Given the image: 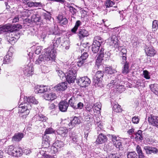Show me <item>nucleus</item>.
Listing matches in <instances>:
<instances>
[{
    "label": "nucleus",
    "mask_w": 158,
    "mask_h": 158,
    "mask_svg": "<svg viewBox=\"0 0 158 158\" xmlns=\"http://www.w3.org/2000/svg\"><path fill=\"white\" fill-rule=\"evenodd\" d=\"M115 70L112 69V67H107L105 69V72L109 74H112L114 72Z\"/></svg>",
    "instance_id": "46"
},
{
    "label": "nucleus",
    "mask_w": 158,
    "mask_h": 158,
    "mask_svg": "<svg viewBox=\"0 0 158 158\" xmlns=\"http://www.w3.org/2000/svg\"><path fill=\"white\" fill-rule=\"evenodd\" d=\"M152 29H154V30H156L158 28V21L154 20L153 21L152 25Z\"/></svg>",
    "instance_id": "49"
},
{
    "label": "nucleus",
    "mask_w": 158,
    "mask_h": 158,
    "mask_svg": "<svg viewBox=\"0 0 158 158\" xmlns=\"http://www.w3.org/2000/svg\"><path fill=\"white\" fill-rule=\"evenodd\" d=\"M88 56L87 53L86 52H84L80 58H81L83 60H86Z\"/></svg>",
    "instance_id": "55"
},
{
    "label": "nucleus",
    "mask_w": 158,
    "mask_h": 158,
    "mask_svg": "<svg viewBox=\"0 0 158 158\" xmlns=\"http://www.w3.org/2000/svg\"><path fill=\"white\" fill-rule=\"evenodd\" d=\"M67 85L66 82H63L55 86L54 88L57 91H64L67 89Z\"/></svg>",
    "instance_id": "19"
},
{
    "label": "nucleus",
    "mask_w": 158,
    "mask_h": 158,
    "mask_svg": "<svg viewBox=\"0 0 158 158\" xmlns=\"http://www.w3.org/2000/svg\"><path fill=\"white\" fill-rule=\"evenodd\" d=\"M68 106L69 104L68 102L64 100L61 101L58 104L59 110L62 112H67Z\"/></svg>",
    "instance_id": "15"
},
{
    "label": "nucleus",
    "mask_w": 158,
    "mask_h": 158,
    "mask_svg": "<svg viewBox=\"0 0 158 158\" xmlns=\"http://www.w3.org/2000/svg\"><path fill=\"white\" fill-rule=\"evenodd\" d=\"M32 20L34 22L37 23H38L41 22V19L40 16L38 14H35L33 15Z\"/></svg>",
    "instance_id": "37"
},
{
    "label": "nucleus",
    "mask_w": 158,
    "mask_h": 158,
    "mask_svg": "<svg viewBox=\"0 0 158 158\" xmlns=\"http://www.w3.org/2000/svg\"><path fill=\"white\" fill-rule=\"evenodd\" d=\"M31 108L30 104L27 102H24L23 103L20 104L19 107V113H23V115H27L29 113V110Z\"/></svg>",
    "instance_id": "6"
},
{
    "label": "nucleus",
    "mask_w": 158,
    "mask_h": 158,
    "mask_svg": "<svg viewBox=\"0 0 158 158\" xmlns=\"http://www.w3.org/2000/svg\"><path fill=\"white\" fill-rule=\"evenodd\" d=\"M68 132V131L66 128L63 127H60L56 131L57 135H60L62 137L65 136Z\"/></svg>",
    "instance_id": "24"
},
{
    "label": "nucleus",
    "mask_w": 158,
    "mask_h": 158,
    "mask_svg": "<svg viewBox=\"0 0 158 158\" xmlns=\"http://www.w3.org/2000/svg\"><path fill=\"white\" fill-rule=\"evenodd\" d=\"M48 148V150H49V152H50L52 154L55 153L58 151L57 148L54 146V144H53V145L51 146V147H49V148Z\"/></svg>",
    "instance_id": "43"
},
{
    "label": "nucleus",
    "mask_w": 158,
    "mask_h": 158,
    "mask_svg": "<svg viewBox=\"0 0 158 158\" xmlns=\"http://www.w3.org/2000/svg\"><path fill=\"white\" fill-rule=\"evenodd\" d=\"M127 133L130 135H132L133 134L135 135V129L133 128H132L128 130L127 131Z\"/></svg>",
    "instance_id": "62"
},
{
    "label": "nucleus",
    "mask_w": 158,
    "mask_h": 158,
    "mask_svg": "<svg viewBox=\"0 0 158 158\" xmlns=\"http://www.w3.org/2000/svg\"><path fill=\"white\" fill-rule=\"evenodd\" d=\"M127 158H138L136 153L135 152H129L127 155Z\"/></svg>",
    "instance_id": "42"
},
{
    "label": "nucleus",
    "mask_w": 158,
    "mask_h": 158,
    "mask_svg": "<svg viewBox=\"0 0 158 158\" xmlns=\"http://www.w3.org/2000/svg\"><path fill=\"white\" fill-rule=\"evenodd\" d=\"M47 149H44L43 148H42L39 151V153L42 155V156H44L45 158V156L47 155L46 154V150Z\"/></svg>",
    "instance_id": "56"
},
{
    "label": "nucleus",
    "mask_w": 158,
    "mask_h": 158,
    "mask_svg": "<svg viewBox=\"0 0 158 158\" xmlns=\"http://www.w3.org/2000/svg\"><path fill=\"white\" fill-rule=\"evenodd\" d=\"M81 123L80 119V117L75 116L73 119L70 121V123L68 124L69 128H73L75 125L79 124Z\"/></svg>",
    "instance_id": "16"
},
{
    "label": "nucleus",
    "mask_w": 158,
    "mask_h": 158,
    "mask_svg": "<svg viewBox=\"0 0 158 158\" xmlns=\"http://www.w3.org/2000/svg\"><path fill=\"white\" fill-rule=\"evenodd\" d=\"M48 90V88L45 87L44 85L40 86L39 87L35 89V92L38 93H42L47 91Z\"/></svg>",
    "instance_id": "35"
},
{
    "label": "nucleus",
    "mask_w": 158,
    "mask_h": 158,
    "mask_svg": "<svg viewBox=\"0 0 158 158\" xmlns=\"http://www.w3.org/2000/svg\"><path fill=\"white\" fill-rule=\"evenodd\" d=\"M113 110L116 112H120L122 111V109L121 106L118 104H115L113 106Z\"/></svg>",
    "instance_id": "38"
},
{
    "label": "nucleus",
    "mask_w": 158,
    "mask_h": 158,
    "mask_svg": "<svg viewBox=\"0 0 158 158\" xmlns=\"http://www.w3.org/2000/svg\"><path fill=\"white\" fill-rule=\"evenodd\" d=\"M122 67V73L123 74L126 75L129 73L130 71L129 63H126Z\"/></svg>",
    "instance_id": "27"
},
{
    "label": "nucleus",
    "mask_w": 158,
    "mask_h": 158,
    "mask_svg": "<svg viewBox=\"0 0 158 158\" xmlns=\"http://www.w3.org/2000/svg\"><path fill=\"white\" fill-rule=\"evenodd\" d=\"M97 132L98 134H99L100 133H102L101 131H102L103 129V125L101 123H98Z\"/></svg>",
    "instance_id": "48"
},
{
    "label": "nucleus",
    "mask_w": 158,
    "mask_h": 158,
    "mask_svg": "<svg viewBox=\"0 0 158 158\" xmlns=\"http://www.w3.org/2000/svg\"><path fill=\"white\" fill-rule=\"evenodd\" d=\"M112 140L114 146L119 150H123L124 148L122 144V140L114 135H111Z\"/></svg>",
    "instance_id": "7"
},
{
    "label": "nucleus",
    "mask_w": 158,
    "mask_h": 158,
    "mask_svg": "<svg viewBox=\"0 0 158 158\" xmlns=\"http://www.w3.org/2000/svg\"><path fill=\"white\" fill-rule=\"evenodd\" d=\"M158 153V150L156 148L152 147L151 148L150 154L153 153V154H156Z\"/></svg>",
    "instance_id": "57"
},
{
    "label": "nucleus",
    "mask_w": 158,
    "mask_h": 158,
    "mask_svg": "<svg viewBox=\"0 0 158 158\" xmlns=\"http://www.w3.org/2000/svg\"><path fill=\"white\" fill-rule=\"evenodd\" d=\"M15 152H14V156L18 157L22 155V149L20 148L16 147Z\"/></svg>",
    "instance_id": "34"
},
{
    "label": "nucleus",
    "mask_w": 158,
    "mask_h": 158,
    "mask_svg": "<svg viewBox=\"0 0 158 158\" xmlns=\"http://www.w3.org/2000/svg\"><path fill=\"white\" fill-rule=\"evenodd\" d=\"M132 120L134 123L137 124L139 123V119L138 117H134L132 118Z\"/></svg>",
    "instance_id": "63"
},
{
    "label": "nucleus",
    "mask_w": 158,
    "mask_h": 158,
    "mask_svg": "<svg viewBox=\"0 0 158 158\" xmlns=\"http://www.w3.org/2000/svg\"><path fill=\"white\" fill-rule=\"evenodd\" d=\"M77 69L74 66L71 68L68 72L65 73L66 81L69 83H73L76 78Z\"/></svg>",
    "instance_id": "2"
},
{
    "label": "nucleus",
    "mask_w": 158,
    "mask_h": 158,
    "mask_svg": "<svg viewBox=\"0 0 158 158\" xmlns=\"http://www.w3.org/2000/svg\"><path fill=\"white\" fill-rule=\"evenodd\" d=\"M56 70L57 72V74L60 77V79L62 80L64 79L65 77V74L61 70L60 68L58 66H56Z\"/></svg>",
    "instance_id": "33"
},
{
    "label": "nucleus",
    "mask_w": 158,
    "mask_h": 158,
    "mask_svg": "<svg viewBox=\"0 0 158 158\" xmlns=\"http://www.w3.org/2000/svg\"><path fill=\"white\" fill-rule=\"evenodd\" d=\"M76 102L75 98L73 97H72L69 100L68 102L69 104V106L75 110L76 109Z\"/></svg>",
    "instance_id": "29"
},
{
    "label": "nucleus",
    "mask_w": 158,
    "mask_h": 158,
    "mask_svg": "<svg viewBox=\"0 0 158 158\" xmlns=\"http://www.w3.org/2000/svg\"><path fill=\"white\" fill-rule=\"evenodd\" d=\"M143 75L144 77L147 79H149L150 78V77L149 75V72L147 70H144L143 71Z\"/></svg>",
    "instance_id": "54"
},
{
    "label": "nucleus",
    "mask_w": 158,
    "mask_h": 158,
    "mask_svg": "<svg viewBox=\"0 0 158 158\" xmlns=\"http://www.w3.org/2000/svg\"><path fill=\"white\" fill-rule=\"evenodd\" d=\"M14 146L12 145H10L8 147L7 150H6L7 152V153L9 155H10L11 154H12L11 152L14 150Z\"/></svg>",
    "instance_id": "53"
},
{
    "label": "nucleus",
    "mask_w": 158,
    "mask_h": 158,
    "mask_svg": "<svg viewBox=\"0 0 158 158\" xmlns=\"http://www.w3.org/2000/svg\"><path fill=\"white\" fill-rule=\"evenodd\" d=\"M81 58H79L78 59V60L77 62V65L78 66H81L83 65L84 63L86 62V60H83V59Z\"/></svg>",
    "instance_id": "50"
},
{
    "label": "nucleus",
    "mask_w": 158,
    "mask_h": 158,
    "mask_svg": "<svg viewBox=\"0 0 158 158\" xmlns=\"http://www.w3.org/2000/svg\"><path fill=\"white\" fill-rule=\"evenodd\" d=\"M136 151L138 155L143 153L141 147L139 145H137L136 147Z\"/></svg>",
    "instance_id": "60"
},
{
    "label": "nucleus",
    "mask_w": 158,
    "mask_h": 158,
    "mask_svg": "<svg viewBox=\"0 0 158 158\" xmlns=\"http://www.w3.org/2000/svg\"><path fill=\"white\" fill-rule=\"evenodd\" d=\"M11 56L9 55H7L4 57L3 62L4 63L7 64L11 61Z\"/></svg>",
    "instance_id": "44"
},
{
    "label": "nucleus",
    "mask_w": 158,
    "mask_h": 158,
    "mask_svg": "<svg viewBox=\"0 0 158 158\" xmlns=\"http://www.w3.org/2000/svg\"><path fill=\"white\" fill-rule=\"evenodd\" d=\"M90 79L87 76L80 77L78 80V84L82 87L87 86L90 84Z\"/></svg>",
    "instance_id": "9"
},
{
    "label": "nucleus",
    "mask_w": 158,
    "mask_h": 158,
    "mask_svg": "<svg viewBox=\"0 0 158 158\" xmlns=\"http://www.w3.org/2000/svg\"><path fill=\"white\" fill-rule=\"evenodd\" d=\"M114 4V3L112 1L110 0H107L106 1L105 6L106 8H107L112 7Z\"/></svg>",
    "instance_id": "47"
},
{
    "label": "nucleus",
    "mask_w": 158,
    "mask_h": 158,
    "mask_svg": "<svg viewBox=\"0 0 158 158\" xmlns=\"http://www.w3.org/2000/svg\"><path fill=\"white\" fill-rule=\"evenodd\" d=\"M14 32H6L5 34V36L6 40L11 44H14L16 41V38L14 36V35L13 34Z\"/></svg>",
    "instance_id": "14"
},
{
    "label": "nucleus",
    "mask_w": 158,
    "mask_h": 158,
    "mask_svg": "<svg viewBox=\"0 0 158 158\" xmlns=\"http://www.w3.org/2000/svg\"><path fill=\"white\" fill-rule=\"evenodd\" d=\"M77 34L80 40H83L84 38L87 37L89 35L88 31L81 27L78 30Z\"/></svg>",
    "instance_id": "12"
},
{
    "label": "nucleus",
    "mask_w": 158,
    "mask_h": 158,
    "mask_svg": "<svg viewBox=\"0 0 158 158\" xmlns=\"http://www.w3.org/2000/svg\"><path fill=\"white\" fill-rule=\"evenodd\" d=\"M149 88L151 91L155 94H156L158 92V85L156 84H151L149 85Z\"/></svg>",
    "instance_id": "36"
},
{
    "label": "nucleus",
    "mask_w": 158,
    "mask_h": 158,
    "mask_svg": "<svg viewBox=\"0 0 158 158\" xmlns=\"http://www.w3.org/2000/svg\"><path fill=\"white\" fill-rule=\"evenodd\" d=\"M44 6V5L41 2H34L33 7H42Z\"/></svg>",
    "instance_id": "51"
},
{
    "label": "nucleus",
    "mask_w": 158,
    "mask_h": 158,
    "mask_svg": "<svg viewBox=\"0 0 158 158\" xmlns=\"http://www.w3.org/2000/svg\"><path fill=\"white\" fill-rule=\"evenodd\" d=\"M110 158H119V155L116 154H112L109 156Z\"/></svg>",
    "instance_id": "64"
},
{
    "label": "nucleus",
    "mask_w": 158,
    "mask_h": 158,
    "mask_svg": "<svg viewBox=\"0 0 158 158\" xmlns=\"http://www.w3.org/2000/svg\"><path fill=\"white\" fill-rule=\"evenodd\" d=\"M83 106V104L82 102H79L77 104V106L76 105V109H81L82 108Z\"/></svg>",
    "instance_id": "61"
},
{
    "label": "nucleus",
    "mask_w": 158,
    "mask_h": 158,
    "mask_svg": "<svg viewBox=\"0 0 158 158\" xmlns=\"http://www.w3.org/2000/svg\"><path fill=\"white\" fill-rule=\"evenodd\" d=\"M54 146L56 147V148H57L58 151L60 150L64 145V144L63 142L59 140H56L54 143Z\"/></svg>",
    "instance_id": "32"
},
{
    "label": "nucleus",
    "mask_w": 158,
    "mask_h": 158,
    "mask_svg": "<svg viewBox=\"0 0 158 158\" xmlns=\"http://www.w3.org/2000/svg\"><path fill=\"white\" fill-rule=\"evenodd\" d=\"M12 26L10 24H6L3 26H0V34H2L4 32H10L15 31L17 29H14Z\"/></svg>",
    "instance_id": "10"
},
{
    "label": "nucleus",
    "mask_w": 158,
    "mask_h": 158,
    "mask_svg": "<svg viewBox=\"0 0 158 158\" xmlns=\"http://www.w3.org/2000/svg\"><path fill=\"white\" fill-rule=\"evenodd\" d=\"M148 120L150 124L158 128V116L151 114L148 117Z\"/></svg>",
    "instance_id": "11"
},
{
    "label": "nucleus",
    "mask_w": 158,
    "mask_h": 158,
    "mask_svg": "<svg viewBox=\"0 0 158 158\" xmlns=\"http://www.w3.org/2000/svg\"><path fill=\"white\" fill-rule=\"evenodd\" d=\"M108 53V52H105L104 49L102 47L99 52V55L96 60V64L98 66L101 65V63L103 60L108 59L109 56L107 54Z\"/></svg>",
    "instance_id": "5"
},
{
    "label": "nucleus",
    "mask_w": 158,
    "mask_h": 158,
    "mask_svg": "<svg viewBox=\"0 0 158 158\" xmlns=\"http://www.w3.org/2000/svg\"><path fill=\"white\" fill-rule=\"evenodd\" d=\"M108 40L110 45L113 46L115 48H119V45L118 42V40L116 35H112L111 37L108 39Z\"/></svg>",
    "instance_id": "13"
},
{
    "label": "nucleus",
    "mask_w": 158,
    "mask_h": 158,
    "mask_svg": "<svg viewBox=\"0 0 158 158\" xmlns=\"http://www.w3.org/2000/svg\"><path fill=\"white\" fill-rule=\"evenodd\" d=\"M44 57L46 61H53L55 59L56 56V51L51 47H49L44 49Z\"/></svg>",
    "instance_id": "3"
},
{
    "label": "nucleus",
    "mask_w": 158,
    "mask_h": 158,
    "mask_svg": "<svg viewBox=\"0 0 158 158\" xmlns=\"http://www.w3.org/2000/svg\"><path fill=\"white\" fill-rule=\"evenodd\" d=\"M135 139L138 140H142L143 139V131L140 130H139L137 132H135Z\"/></svg>",
    "instance_id": "30"
},
{
    "label": "nucleus",
    "mask_w": 158,
    "mask_h": 158,
    "mask_svg": "<svg viewBox=\"0 0 158 158\" xmlns=\"http://www.w3.org/2000/svg\"><path fill=\"white\" fill-rule=\"evenodd\" d=\"M97 139L96 142L98 144H101L107 142V138L106 135L102 133H100Z\"/></svg>",
    "instance_id": "17"
},
{
    "label": "nucleus",
    "mask_w": 158,
    "mask_h": 158,
    "mask_svg": "<svg viewBox=\"0 0 158 158\" xmlns=\"http://www.w3.org/2000/svg\"><path fill=\"white\" fill-rule=\"evenodd\" d=\"M55 132V130L52 127L47 128L44 132V135L52 134L54 133Z\"/></svg>",
    "instance_id": "45"
},
{
    "label": "nucleus",
    "mask_w": 158,
    "mask_h": 158,
    "mask_svg": "<svg viewBox=\"0 0 158 158\" xmlns=\"http://www.w3.org/2000/svg\"><path fill=\"white\" fill-rule=\"evenodd\" d=\"M94 106L95 108H97V111H99L101 110V104L100 102H98L95 104ZM97 110V109H95Z\"/></svg>",
    "instance_id": "58"
},
{
    "label": "nucleus",
    "mask_w": 158,
    "mask_h": 158,
    "mask_svg": "<svg viewBox=\"0 0 158 158\" xmlns=\"http://www.w3.org/2000/svg\"><path fill=\"white\" fill-rule=\"evenodd\" d=\"M24 102H27L30 104V103H32L33 104H37L38 103V102L33 96L28 97V98L26 97L24 98Z\"/></svg>",
    "instance_id": "25"
},
{
    "label": "nucleus",
    "mask_w": 158,
    "mask_h": 158,
    "mask_svg": "<svg viewBox=\"0 0 158 158\" xmlns=\"http://www.w3.org/2000/svg\"><path fill=\"white\" fill-rule=\"evenodd\" d=\"M61 42V38H57L56 40H52V43L50 47L52 48L55 49V48L58 47Z\"/></svg>",
    "instance_id": "28"
},
{
    "label": "nucleus",
    "mask_w": 158,
    "mask_h": 158,
    "mask_svg": "<svg viewBox=\"0 0 158 158\" xmlns=\"http://www.w3.org/2000/svg\"><path fill=\"white\" fill-rule=\"evenodd\" d=\"M24 135L23 133L18 132L15 133L12 138V141L13 142H19L21 140Z\"/></svg>",
    "instance_id": "18"
},
{
    "label": "nucleus",
    "mask_w": 158,
    "mask_h": 158,
    "mask_svg": "<svg viewBox=\"0 0 158 158\" xmlns=\"http://www.w3.org/2000/svg\"><path fill=\"white\" fill-rule=\"evenodd\" d=\"M105 43V42L104 39L99 36H95L93 40V44H96L97 45H99V46H101Z\"/></svg>",
    "instance_id": "20"
},
{
    "label": "nucleus",
    "mask_w": 158,
    "mask_h": 158,
    "mask_svg": "<svg viewBox=\"0 0 158 158\" xmlns=\"http://www.w3.org/2000/svg\"><path fill=\"white\" fill-rule=\"evenodd\" d=\"M47 136L44 135L43 136V141L42 143L44 149H47L49 148L50 142L48 139H45Z\"/></svg>",
    "instance_id": "23"
},
{
    "label": "nucleus",
    "mask_w": 158,
    "mask_h": 158,
    "mask_svg": "<svg viewBox=\"0 0 158 158\" xmlns=\"http://www.w3.org/2000/svg\"><path fill=\"white\" fill-rule=\"evenodd\" d=\"M100 46L99 45H97L95 44H92V51L94 53H97L99 51Z\"/></svg>",
    "instance_id": "39"
},
{
    "label": "nucleus",
    "mask_w": 158,
    "mask_h": 158,
    "mask_svg": "<svg viewBox=\"0 0 158 158\" xmlns=\"http://www.w3.org/2000/svg\"><path fill=\"white\" fill-rule=\"evenodd\" d=\"M44 55H40L38 59L35 61V63L38 64L42 65L45 63Z\"/></svg>",
    "instance_id": "31"
},
{
    "label": "nucleus",
    "mask_w": 158,
    "mask_h": 158,
    "mask_svg": "<svg viewBox=\"0 0 158 158\" xmlns=\"http://www.w3.org/2000/svg\"><path fill=\"white\" fill-rule=\"evenodd\" d=\"M152 147L149 146H144L143 147V149L145 151L146 153L147 154H150L151 148Z\"/></svg>",
    "instance_id": "52"
},
{
    "label": "nucleus",
    "mask_w": 158,
    "mask_h": 158,
    "mask_svg": "<svg viewBox=\"0 0 158 158\" xmlns=\"http://www.w3.org/2000/svg\"><path fill=\"white\" fill-rule=\"evenodd\" d=\"M45 99L48 101H52L56 98V94L54 93H51L48 94H45L44 96Z\"/></svg>",
    "instance_id": "26"
},
{
    "label": "nucleus",
    "mask_w": 158,
    "mask_h": 158,
    "mask_svg": "<svg viewBox=\"0 0 158 158\" xmlns=\"http://www.w3.org/2000/svg\"><path fill=\"white\" fill-rule=\"evenodd\" d=\"M104 75V72L102 71H98L96 73L93 78V83L96 87H103L102 80Z\"/></svg>",
    "instance_id": "4"
},
{
    "label": "nucleus",
    "mask_w": 158,
    "mask_h": 158,
    "mask_svg": "<svg viewBox=\"0 0 158 158\" xmlns=\"http://www.w3.org/2000/svg\"><path fill=\"white\" fill-rule=\"evenodd\" d=\"M37 118L39 120L42 122H46L48 119L47 117L42 114H39L37 116Z\"/></svg>",
    "instance_id": "41"
},
{
    "label": "nucleus",
    "mask_w": 158,
    "mask_h": 158,
    "mask_svg": "<svg viewBox=\"0 0 158 158\" xmlns=\"http://www.w3.org/2000/svg\"><path fill=\"white\" fill-rule=\"evenodd\" d=\"M58 23L62 26L66 25L68 23V20L65 16L62 15H59L57 17Z\"/></svg>",
    "instance_id": "21"
},
{
    "label": "nucleus",
    "mask_w": 158,
    "mask_h": 158,
    "mask_svg": "<svg viewBox=\"0 0 158 158\" xmlns=\"http://www.w3.org/2000/svg\"><path fill=\"white\" fill-rule=\"evenodd\" d=\"M122 57V61L121 62L122 64H125L126 63H127V56L126 55H121Z\"/></svg>",
    "instance_id": "59"
},
{
    "label": "nucleus",
    "mask_w": 158,
    "mask_h": 158,
    "mask_svg": "<svg viewBox=\"0 0 158 158\" xmlns=\"http://www.w3.org/2000/svg\"><path fill=\"white\" fill-rule=\"evenodd\" d=\"M33 66L31 63H29L28 65H25L23 69L24 74L27 77L32 75L33 73Z\"/></svg>",
    "instance_id": "8"
},
{
    "label": "nucleus",
    "mask_w": 158,
    "mask_h": 158,
    "mask_svg": "<svg viewBox=\"0 0 158 158\" xmlns=\"http://www.w3.org/2000/svg\"><path fill=\"white\" fill-rule=\"evenodd\" d=\"M67 6L69 9V11L72 15H76L77 12V9L70 5H69Z\"/></svg>",
    "instance_id": "40"
},
{
    "label": "nucleus",
    "mask_w": 158,
    "mask_h": 158,
    "mask_svg": "<svg viewBox=\"0 0 158 158\" xmlns=\"http://www.w3.org/2000/svg\"><path fill=\"white\" fill-rule=\"evenodd\" d=\"M122 76L121 75H117L115 77L114 80L111 81L107 85L109 87H113L119 93H122L125 90L124 86L120 84L122 82L121 77Z\"/></svg>",
    "instance_id": "1"
},
{
    "label": "nucleus",
    "mask_w": 158,
    "mask_h": 158,
    "mask_svg": "<svg viewBox=\"0 0 158 158\" xmlns=\"http://www.w3.org/2000/svg\"><path fill=\"white\" fill-rule=\"evenodd\" d=\"M145 52L147 55L151 57L154 56L156 53V50L151 47L146 48Z\"/></svg>",
    "instance_id": "22"
}]
</instances>
